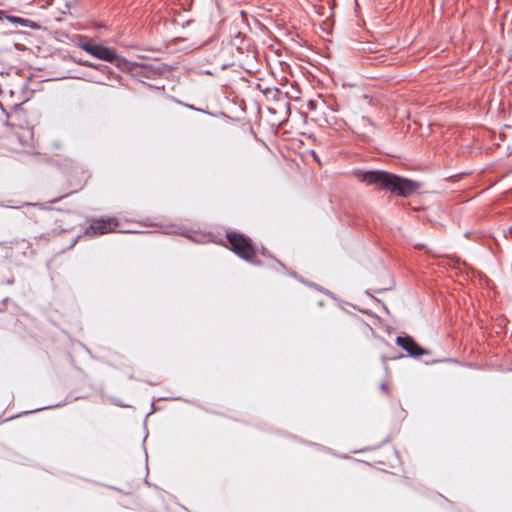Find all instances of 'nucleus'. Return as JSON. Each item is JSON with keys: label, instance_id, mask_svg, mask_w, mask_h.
I'll return each instance as SVG.
<instances>
[{"label": "nucleus", "instance_id": "1", "mask_svg": "<svg viewBox=\"0 0 512 512\" xmlns=\"http://www.w3.org/2000/svg\"><path fill=\"white\" fill-rule=\"evenodd\" d=\"M352 174L360 182L400 198H407L422 187L419 181L381 169H354Z\"/></svg>", "mask_w": 512, "mask_h": 512}, {"label": "nucleus", "instance_id": "2", "mask_svg": "<svg viewBox=\"0 0 512 512\" xmlns=\"http://www.w3.org/2000/svg\"><path fill=\"white\" fill-rule=\"evenodd\" d=\"M226 240L230 246V250L239 258L248 262L253 266H262L263 262L257 258V254L274 260L282 269H286V265L278 260L270 251L262 246L260 250L250 237L239 231H228Z\"/></svg>", "mask_w": 512, "mask_h": 512}, {"label": "nucleus", "instance_id": "3", "mask_svg": "<svg viewBox=\"0 0 512 512\" xmlns=\"http://www.w3.org/2000/svg\"><path fill=\"white\" fill-rule=\"evenodd\" d=\"M76 45L92 57L114 64L120 71L127 70L131 61L117 54L112 47L91 42L86 36H78Z\"/></svg>", "mask_w": 512, "mask_h": 512}, {"label": "nucleus", "instance_id": "4", "mask_svg": "<svg viewBox=\"0 0 512 512\" xmlns=\"http://www.w3.org/2000/svg\"><path fill=\"white\" fill-rule=\"evenodd\" d=\"M127 70H122L124 73H134L145 78H152L156 75H164L172 70V67L165 63L151 64L145 62H133Z\"/></svg>", "mask_w": 512, "mask_h": 512}, {"label": "nucleus", "instance_id": "5", "mask_svg": "<svg viewBox=\"0 0 512 512\" xmlns=\"http://www.w3.org/2000/svg\"><path fill=\"white\" fill-rule=\"evenodd\" d=\"M119 225V221L113 216H101L93 218L86 228L85 233L91 237L100 236L114 231Z\"/></svg>", "mask_w": 512, "mask_h": 512}, {"label": "nucleus", "instance_id": "6", "mask_svg": "<svg viewBox=\"0 0 512 512\" xmlns=\"http://www.w3.org/2000/svg\"><path fill=\"white\" fill-rule=\"evenodd\" d=\"M397 346L406 351V356L419 359L423 355H430L431 351L422 347L411 335L404 333L395 339Z\"/></svg>", "mask_w": 512, "mask_h": 512}, {"label": "nucleus", "instance_id": "7", "mask_svg": "<svg viewBox=\"0 0 512 512\" xmlns=\"http://www.w3.org/2000/svg\"><path fill=\"white\" fill-rule=\"evenodd\" d=\"M6 20L15 26L27 27L32 30H39L41 28V25L38 22L20 16L7 14Z\"/></svg>", "mask_w": 512, "mask_h": 512}, {"label": "nucleus", "instance_id": "8", "mask_svg": "<svg viewBox=\"0 0 512 512\" xmlns=\"http://www.w3.org/2000/svg\"><path fill=\"white\" fill-rule=\"evenodd\" d=\"M80 397H71V396H67L65 398V400L63 402H60V403H56V404H51V405H47V406H44V407H39V408H35L31 411H24L16 416H11L9 418H7L5 421H10L14 418H17V417H21L23 415H28L30 413H35V412H39V411H43V410H46V409H55V408H60V407H63L65 405H67L68 403L72 402L73 400H77L79 399Z\"/></svg>", "mask_w": 512, "mask_h": 512}, {"label": "nucleus", "instance_id": "9", "mask_svg": "<svg viewBox=\"0 0 512 512\" xmlns=\"http://www.w3.org/2000/svg\"><path fill=\"white\" fill-rule=\"evenodd\" d=\"M73 62L78 64V65H81V66H85V67H90V68H93L95 70H98L102 73H109L111 72V68L107 65H104V64H97V63H93V62H90L88 60H83V59H78L76 57H73Z\"/></svg>", "mask_w": 512, "mask_h": 512}, {"label": "nucleus", "instance_id": "10", "mask_svg": "<svg viewBox=\"0 0 512 512\" xmlns=\"http://www.w3.org/2000/svg\"><path fill=\"white\" fill-rule=\"evenodd\" d=\"M163 400L186 401L182 397H159L157 399H153V401L151 403V411L146 415V417H148L150 414L155 413L159 410V408L155 405V401H163Z\"/></svg>", "mask_w": 512, "mask_h": 512}, {"label": "nucleus", "instance_id": "11", "mask_svg": "<svg viewBox=\"0 0 512 512\" xmlns=\"http://www.w3.org/2000/svg\"><path fill=\"white\" fill-rule=\"evenodd\" d=\"M165 230L167 233H179V234L183 233V231H182L183 227L178 226L176 224H170V225L165 226Z\"/></svg>", "mask_w": 512, "mask_h": 512}, {"label": "nucleus", "instance_id": "12", "mask_svg": "<svg viewBox=\"0 0 512 512\" xmlns=\"http://www.w3.org/2000/svg\"><path fill=\"white\" fill-rule=\"evenodd\" d=\"M321 293L325 294L326 296L330 297L331 299H333L334 301H336L337 303H345V304H348V302L346 301H343L341 300L340 298L337 297V295L335 293H333L332 291L324 288V290H321Z\"/></svg>", "mask_w": 512, "mask_h": 512}, {"label": "nucleus", "instance_id": "13", "mask_svg": "<svg viewBox=\"0 0 512 512\" xmlns=\"http://www.w3.org/2000/svg\"><path fill=\"white\" fill-rule=\"evenodd\" d=\"M469 174H470V172H460V173H457V174H454V175L450 176L448 178V180L450 182L455 183V182H458V181L462 180L464 177L468 176Z\"/></svg>", "mask_w": 512, "mask_h": 512}, {"label": "nucleus", "instance_id": "14", "mask_svg": "<svg viewBox=\"0 0 512 512\" xmlns=\"http://www.w3.org/2000/svg\"><path fill=\"white\" fill-rule=\"evenodd\" d=\"M451 361H454L452 358H443V359H433V360H425L424 361V364L426 365H432V364H436V363H440V362H451Z\"/></svg>", "mask_w": 512, "mask_h": 512}, {"label": "nucleus", "instance_id": "15", "mask_svg": "<svg viewBox=\"0 0 512 512\" xmlns=\"http://www.w3.org/2000/svg\"><path fill=\"white\" fill-rule=\"evenodd\" d=\"M365 293H366L368 296H370L373 300L377 301L378 303H381V304H382L383 309H384L387 313L389 312V310H388L387 306H386V305H385V304H384L380 299H378V298L374 297V296L371 294V290H370V289H367V290L365 291Z\"/></svg>", "mask_w": 512, "mask_h": 512}, {"label": "nucleus", "instance_id": "16", "mask_svg": "<svg viewBox=\"0 0 512 512\" xmlns=\"http://www.w3.org/2000/svg\"><path fill=\"white\" fill-rule=\"evenodd\" d=\"M272 91H275L276 94H281L282 93L281 89L278 88V87H274V88L267 87L264 90H262V93L267 96Z\"/></svg>", "mask_w": 512, "mask_h": 512}, {"label": "nucleus", "instance_id": "17", "mask_svg": "<svg viewBox=\"0 0 512 512\" xmlns=\"http://www.w3.org/2000/svg\"><path fill=\"white\" fill-rule=\"evenodd\" d=\"M328 8L331 11V15L334 14V9L336 8V0H325Z\"/></svg>", "mask_w": 512, "mask_h": 512}, {"label": "nucleus", "instance_id": "18", "mask_svg": "<svg viewBox=\"0 0 512 512\" xmlns=\"http://www.w3.org/2000/svg\"><path fill=\"white\" fill-rule=\"evenodd\" d=\"M246 38V35L243 34L242 32L240 31H237L234 36H233V39L236 41V40H239L240 41V44L244 41V39Z\"/></svg>", "mask_w": 512, "mask_h": 512}, {"label": "nucleus", "instance_id": "19", "mask_svg": "<svg viewBox=\"0 0 512 512\" xmlns=\"http://www.w3.org/2000/svg\"><path fill=\"white\" fill-rule=\"evenodd\" d=\"M30 80H31V76H30V77H28V79H27V80L22 84V86H21V92H22L23 94H25V93L28 91V89H29V82H30Z\"/></svg>", "mask_w": 512, "mask_h": 512}, {"label": "nucleus", "instance_id": "20", "mask_svg": "<svg viewBox=\"0 0 512 512\" xmlns=\"http://www.w3.org/2000/svg\"><path fill=\"white\" fill-rule=\"evenodd\" d=\"M284 270H285V271H287V275H288V276H290V277H292V278H294V279L298 280V278H299V276H300V275H299L296 271L291 270V269H288L287 267H286V269H284Z\"/></svg>", "mask_w": 512, "mask_h": 512}, {"label": "nucleus", "instance_id": "21", "mask_svg": "<svg viewBox=\"0 0 512 512\" xmlns=\"http://www.w3.org/2000/svg\"><path fill=\"white\" fill-rule=\"evenodd\" d=\"M25 134L29 135V137L31 139H33V132L31 130L27 129L26 131H24V134L19 136V141L22 143H23V139L25 138Z\"/></svg>", "mask_w": 512, "mask_h": 512}, {"label": "nucleus", "instance_id": "22", "mask_svg": "<svg viewBox=\"0 0 512 512\" xmlns=\"http://www.w3.org/2000/svg\"><path fill=\"white\" fill-rule=\"evenodd\" d=\"M338 304H339V306H340V308H341L342 310L346 311V309H345V305H346V304H345V303H338ZM347 305H348V306L353 307L354 309H356V310H358V311H361V310H360V308H359L358 306L354 305V304H351V303H349V302H348V304H347Z\"/></svg>", "mask_w": 512, "mask_h": 512}, {"label": "nucleus", "instance_id": "23", "mask_svg": "<svg viewBox=\"0 0 512 512\" xmlns=\"http://www.w3.org/2000/svg\"><path fill=\"white\" fill-rule=\"evenodd\" d=\"M1 206L8 207V208H19V205H15L13 200L7 201V204H1Z\"/></svg>", "mask_w": 512, "mask_h": 512}, {"label": "nucleus", "instance_id": "24", "mask_svg": "<svg viewBox=\"0 0 512 512\" xmlns=\"http://www.w3.org/2000/svg\"><path fill=\"white\" fill-rule=\"evenodd\" d=\"M309 445H311V446H315V447H317V448H318V449H320V450L331 451V449H330V448H326V447H324L323 445H321V444H317V443H314V442H309Z\"/></svg>", "mask_w": 512, "mask_h": 512}, {"label": "nucleus", "instance_id": "25", "mask_svg": "<svg viewBox=\"0 0 512 512\" xmlns=\"http://www.w3.org/2000/svg\"><path fill=\"white\" fill-rule=\"evenodd\" d=\"M18 242H19L18 239H13V240H10V241H0V246H4L6 244L13 245V244H17Z\"/></svg>", "mask_w": 512, "mask_h": 512}, {"label": "nucleus", "instance_id": "26", "mask_svg": "<svg viewBox=\"0 0 512 512\" xmlns=\"http://www.w3.org/2000/svg\"><path fill=\"white\" fill-rule=\"evenodd\" d=\"M310 288H313V289L319 291L320 293H321V290H324V287H322L319 284L314 283V282H313V284H310Z\"/></svg>", "mask_w": 512, "mask_h": 512}, {"label": "nucleus", "instance_id": "27", "mask_svg": "<svg viewBox=\"0 0 512 512\" xmlns=\"http://www.w3.org/2000/svg\"><path fill=\"white\" fill-rule=\"evenodd\" d=\"M9 301V298L6 297L4 298L1 302H0V312L4 311L5 310V305L6 303Z\"/></svg>", "mask_w": 512, "mask_h": 512}, {"label": "nucleus", "instance_id": "28", "mask_svg": "<svg viewBox=\"0 0 512 512\" xmlns=\"http://www.w3.org/2000/svg\"><path fill=\"white\" fill-rule=\"evenodd\" d=\"M75 3L76 0H65V7L70 9Z\"/></svg>", "mask_w": 512, "mask_h": 512}, {"label": "nucleus", "instance_id": "29", "mask_svg": "<svg viewBox=\"0 0 512 512\" xmlns=\"http://www.w3.org/2000/svg\"><path fill=\"white\" fill-rule=\"evenodd\" d=\"M197 112L204 113V114H208V115H210V116H216L214 113H212V112H210V111H208V110H205V109H203V108H198V109H197Z\"/></svg>", "mask_w": 512, "mask_h": 512}, {"label": "nucleus", "instance_id": "30", "mask_svg": "<svg viewBox=\"0 0 512 512\" xmlns=\"http://www.w3.org/2000/svg\"><path fill=\"white\" fill-rule=\"evenodd\" d=\"M509 235H512V226L509 227L507 230H503V237L507 238Z\"/></svg>", "mask_w": 512, "mask_h": 512}, {"label": "nucleus", "instance_id": "31", "mask_svg": "<svg viewBox=\"0 0 512 512\" xmlns=\"http://www.w3.org/2000/svg\"><path fill=\"white\" fill-rule=\"evenodd\" d=\"M380 389H381L382 391L386 392V393H388V392H389V387H388L387 383H385V382L381 383V385H380Z\"/></svg>", "mask_w": 512, "mask_h": 512}, {"label": "nucleus", "instance_id": "32", "mask_svg": "<svg viewBox=\"0 0 512 512\" xmlns=\"http://www.w3.org/2000/svg\"><path fill=\"white\" fill-rule=\"evenodd\" d=\"M7 12L0 9V22L6 20Z\"/></svg>", "mask_w": 512, "mask_h": 512}, {"label": "nucleus", "instance_id": "33", "mask_svg": "<svg viewBox=\"0 0 512 512\" xmlns=\"http://www.w3.org/2000/svg\"><path fill=\"white\" fill-rule=\"evenodd\" d=\"M28 100H29V98H28V97H26L22 102H20V103H15V104L13 105V108H14V109H18L22 104H24V103H25V102H27Z\"/></svg>", "mask_w": 512, "mask_h": 512}, {"label": "nucleus", "instance_id": "34", "mask_svg": "<svg viewBox=\"0 0 512 512\" xmlns=\"http://www.w3.org/2000/svg\"><path fill=\"white\" fill-rule=\"evenodd\" d=\"M405 356L406 355L400 353V354H395V356H392L389 359H391V360H398V359H401V358H403Z\"/></svg>", "mask_w": 512, "mask_h": 512}, {"label": "nucleus", "instance_id": "35", "mask_svg": "<svg viewBox=\"0 0 512 512\" xmlns=\"http://www.w3.org/2000/svg\"><path fill=\"white\" fill-rule=\"evenodd\" d=\"M381 360H382V362L384 364L385 371L388 372V366L386 365V361L388 360V358L383 355V356H381Z\"/></svg>", "mask_w": 512, "mask_h": 512}, {"label": "nucleus", "instance_id": "36", "mask_svg": "<svg viewBox=\"0 0 512 512\" xmlns=\"http://www.w3.org/2000/svg\"><path fill=\"white\" fill-rule=\"evenodd\" d=\"M114 404L119 406V407H130V405L124 404V403H122L119 400H114Z\"/></svg>", "mask_w": 512, "mask_h": 512}, {"label": "nucleus", "instance_id": "37", "mask_svg": "<svg viewBox=\"0 0 512 512\" xmlns=\"http://www.w3.org/2000/svg\"><path fill=\"white\" fill-rule=\"evenodd\" d=\"M185 106L194 111H197V109H198V107H195L193 104H185Z\"/></svg>", "mask_w": 512, "mask_h": 512}, {"label": "nucleus", "instance_id": "38", "mask_svg": "<svg viewBox=\"0 0 512 512\" xmlns=\"http://www.w3.org/2000/svg\"><path fill=\"white\" fill-rule=\"evenodd\" d=\"M144 85H147L149 88H154V89H160V87H154L151 83H146L144 81H141Z\"/></svg>", "mask_w": 512, "mask_h": 512}, {"label": "nucleus", "instance_id": "39", "mask_svg": "<svg viewBox=\"0 0 512 512\" xmlns=\"http://www.w3.org/2000/svg\"><path fill=\"white\" fill-rule=\"evenodd\" d=\"M366 119H367V121H368V123H369V125H370V126H372L373 128H376V127H377V126H376V124H375V122H373L370 118H366Z\"/></svg>", "mask_w": 512, "mask_h": 512}, {"label": "nucleus", "instance_id": "40", "mask_svg": "<svg viewBox=\"0 0 512 512\" xmlns=\"http://www.w3.org/2000/svg\"><path fill=\"white\" fill-rule=\"evenodd\" d=\"M416 247H418L420 249H426L427 248L426 244H423V243L416 244Z\"/></svg>", "mask_w": 512, "mask_h": 512}, {"label": "nucleus", "instance_id": "41", "mask_svg": "<svg viewBox=\"0 0 512 512\" xmlns=\"http://www.w3.org/2000/svg\"><path fill=\"white\" fill-rule=\"evenodd\" d=\"M36 206H39L41 209H49V207H46L43 203H37Z\"/></svg>", "mask_w": 512, "mask_h": 512}, {"label": "nucleus", "instance_id": "42", "mask_svg": "<svg viewBox=\"0 0 512 512\" xmlns=\"http://www.w3.org/2000/svg\"><path fill=\"white\" fill-rule=\"evenodd\" d=\"M80 237H81V236H80V235H78V236L73 240L72 244L70 245V248H71V247H73V246L76 244V242L78 241V239H79Z\"/></svg>", "mask_w": 512, "mask_h": 512}, {"label": "nucleus", "instance_id": "43", "mask_svg": "<svg viewBox=\"0 0 512 512\" xmlns=\"http://www.w3.org/2000/svg\"><path fill=\"white\" fill-rule=\"evenodd\" d=\"M89 80L94 82V83H96V84H104V82L99 81V80H95V79H92V78H90Z\"/></svg>", "mask_w": 512, "mask_h": 512}, {"label": "nucleus", "instance_id": "44", "mask_svg": "<svg viewBox=\"0 0 512 512\" xmlns=\"http://www.w3.org/2000/svg\"><path fill=\"white\" fill-rule=\"evenodd\" d=\"M300 283L304 284V282H306V279L303 278L301 275L299 276L298 280Z\"/></svg>", "mask_w": 512, "mask_h": 512}, {"label": "nucleus", "instance_id": "45", "mask_svg": "<svg viewBox=\"0 0 512 512\" xmlns=\"http://www.w3.org/2000/svg\"><path fill=\"white\" fill-rule=\"evenodd\" d=\"M6 283H7L8 285H12V284H14V278L7 279Z\"/></svg>", "mask_w": 512, "mask_h": 512}, {"label": "nucleus", "instance_id": "46", "mask_svg": "<svg viewBox=\"0 0 512 512\" xmlns=\"http://www.w3.org/2000/svg\"><path fill=\"white\" fill-rule=\"evenodd\" d=\"M385 291H387V289H386V288H381V289H377L375 292H376V293H383V292H385Z\"/></svg>", "mask_w": 512, "mask_h": 512}, {"label": "nucleus", "instance_id": "47", "mask_svg": "<svg viewBox=\"0 0 512 512\" xmlns=\"http://www.w3.org/2000/svg\"><path fill=\"white\" fill-rule=\"evenodd\" d=\"M97 27L98 28H107L106 24H104V23L97 24Z\"/></svg>", "mask_w": 512, "mask_h": 512}, {"label": "nucleus", "instance_id": "48", "mask_svg": "<svg viewBox=\"0 0 512 512\" xmlns=\"http://www.w3.org/2000/svg\"><path fill=\"white\" fill-rule=\"evenodd\" d=\"M146 383H147L148 385H150V386H155V385H157V383H156V382H153V381H146Z\"/></svg>", "mask_w": 512, "mask_h": 512}, {"label": "nucleus", "instance_id": "49", "mask_svg": "<svg viewBox=\"0 0 512 512\" xmlns=\"http://www.w3.org/2000/svg\"><path fill=\"white\" fill-rule=\"evenodd\" d=\"M389 441H390V439H389V437H387V438H385V439L382 441L381 445H384V444L388 443Z\"/></svg>", "mask_w": 512, "mask_h": 512}, {"label": "nucleus", "instance_id": "50", "mask_svg": "<svg viewBox=\"0 0 512 512\" xmlns=\"http://www.w3.org/2000/svg\"><path fill=\"white\" fill-rule=\"evenodd\" d=\"M310 284H313L312 281H309V280H306V282H304V285L310 287Z\"/></svg>", "mask_w": 512, "mask_h": 512}, {"label": "nucleus", "instance_id": "51", "mask_svg": "<svg viewBox=\"0 0 512 512\" xmlns=\"http://www.w3.org/2000/svg\"><path fill=\"white\" fill-rule=\"evenodd\" d=\"M314 105H315V101L310 100V101L308 102V106H309V107L314 106Z\"/></svg>", "mask_w": 512, "mask_h": 512}, {"label": "nucleus", "instance_id": "52", "mask_svg": "<svg viewBox=\"0 0 512 512\" xmlns=\"http://www.w3.org/2000/svg\"><path fill=\"white\" fill-rule=\"evenodd\" d=\"M366 450H368V448H366V449H361V450H355V451H353V452H354V453H360V452H364V451H366Z\"/></svg>", "mask_w": 512, "mask_h": 512}, {"label": "nucleus", "instance_id": "53", "mask_svg": "<svg viewBox=\"0 0 512 512\" xmlns=\"http://www.w3.org/2000/svg\"><path fill=\"white\" fill-rule=\"evenodd\" d=\"M339 457L346 459V458H348V455L342 454V455H339Z\"/></svg>", "mask_w": 512, "mask_h": 512}, {"label": "nucleus", "instance_id": "54", "mask_svg": "<svg viewBox=\"0 0 512 512\" xmlns=\"http://www.w3.org/2000/svg\"><path fill=\"white\" fill-rule=\"evenodd\" d=\"M324 302L322 300L318 301V306H323Z\"/></svg>", "mask_w": 512, "mask_h": 512}, {"label": "nucleus", "instance_id": "55", "mask_svg": "<svg viewBox=\"0 0 512 512\" xmlns=\"http://www.w3.org/2000/svg\"><path fill=\"white\" fill-rule=\"evenodd\" d=\"M109 488H111V489H113V490H117V491H119V489H118V488H116V487H114V486H109Z\"/></svg>", "mask_w": 512, "mask_h": 512}, {"label": "nucleus", "instance_id": "56", "mask_svg": "<svg viewBox=\"0 0 512 512\" xmlns=\"http://www.w3.org/2000/svg\"><path fill=\"white\" fill-rule=\"evenodd\" d=\"M140 233L142 234H148V233H151L150 231H141Z\"/></svg>", "mask_w": 512, "mask_h": 512}, {"label": "nucleus", "instance_id": "57", "mask_svg": "<svg viewBox=\"0 0 512 512\" xmlns=\"http://www.w3.org/2000/svg\"><path fill=\"white\" fill-rule=\"evenodd\" d=\"M11 256V250L9 252H7L6 254V257H10Z\"/></svg>", "mask_w": 512, "mask_h": 512}, {"label": "nucleus", "instance_id": "58", "mask_svg": "<svg viewBox=\"0 0 512 512\" xmlns=\"http://www.w3.org/2000/svg\"><path fill=\"white\" fill-rule=\"evenodd\" d=\"M145 457H146V461L148 460V454H147V451L145 450Z\"/></svg>", "mask_w": 512, "mask_h": 512}, {"label": "nucleus", "instance_id": "59", "mask_svg": "<svg viewBox=\"0 0 512 512\" xmlns=\"http://www.w3.org/2000/svg\"><path fill=\"white\" fill-rule=\"evenodd\" d=\"M145 226H148V224H144ZM152 224H149V226H151ZM154 226H157V223H154L153 224Z\"/></svg>", "mask_w": 512, "mask_h": 512}, {"label": "nucleus", "instance_id": "60", "mask_svg": "<svg viewBox=\"0 0 512 512\" xmlns=\"http://www.w3.org/2000/svg\"><path fill=\"white\" fill-rule=\"evenodd\" d=\"M9 93H10V96H12L14 94L13 90H10Z\"/></svg>", "mask_w": 512, "mask_h": 512}, {"label": "nucleus", "instance_id": "61", "mask_svg": "<svg viewBox=\"0 0 512 512\" xmlns=\"http://www.w3.org/2000/svg\"><path fill=\"white\" fill-rule=\"evenodd\" d=\"M125 233H132L133 231L131 230H127V231H124Z\"/></svg>", "mask_w": 512, "mask_h": 512}, {"label": "nucleus", "instance_id": "62", "mask_svg": "<svg viewBox=\"0 0 512 512\" xmlns=\"http://www.w3.org/2000/svg\"><path fill=\"white\" fill-rule=\"evenodd\" d=\"M0 107H1V109H2L3 111H5V110L3 109L2 103H0Z\"/></svg>", "mask_w": 512, "mask_h": 512}]
</instances>
